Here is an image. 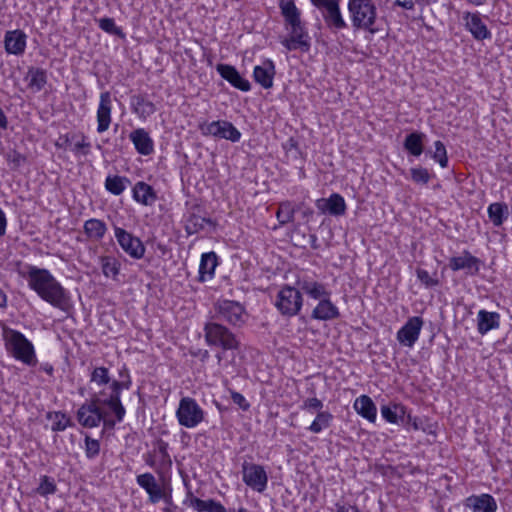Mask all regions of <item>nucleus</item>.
I'll use <instances>...</instances> for the list:
<instances>
[{"instance_id":"nucleus-1","label":"nucleus","mask_w":512,"mask_h":512,"mask_svg":"<svg viewBox=\"0 0 512 512\" xmlns=\"http://www.w3.org/2000/svg\"><path fill=\"white\" fill-rule=\"evenodd\" d=\"M27 281L29 287L41 299L60 310H68L70 305L69 293L47 269L30 266Z\"/></svg>"},{"instance_id":"nucleus-2","label":"nucleus","mask_w":512,"mask_h":512,"mask_svg":"<svg viewBox=\"0 0 512 512\" xmlns=\"http://www.w3.org/2000/svg\"><path fill=\"white\" fill-rule=\"evenodd\" d=\"M107 395L104 390L92 395L89 401L83 403L77 411V420L79 424L85 428H94L103 422L104 427L113 428L119 422L114 415V418L108 416V413L103 409L108 408L106 401Z\"/></svg>"},{"instance_id":"nucleus-3","label":"nucleus","mask_w":512,"mask_h":512,"mask_svg":"<svg viewBox=\"0 0 512 512\" xmlns=\"http://www.w3.org/2000/svg\"><path fill=\"white\" fill-rule=\"evenodd\" d=\"M3 339L6 350L15 359L29 366L36 364L34 346L21 332L11 328H4Z\"/></svg>"},{"instance_id":"nucleus-4","label":"nucleus","mask_w":512,"mask_h":512,"mask_svg":"<svg viewBox=\"0 0 512 512\" xmlns=\"http://www.w3.org/2000/svg\"><path fill=\"white\" fill-rule=\"evenodd\" d=\"M119 380H113L109 385L110 393L107 395V400L105 401L108 409L116 416L118 421H122L124 419L126 410L121 403L120 394L122 390L130 389L132 385V380L129 374V370L126 366L119 371Z\"/></svg>"},{"instance_id":"nucleus-5","label":"nucleus","mask_w":512,"mask_h":512,"mask_svg":"<svg viewBox=\"0 0 512 512\" xmlns=\"http://www.w3.org/2000/svg\"><path fill=\"white\" fill-rule=\"evenodd\" d=\"M204 333L209 346L221 347L223 350H237L240 346L236 335L220 323H206Z\"/></svg>"},{"instance_id":"nucleus-6","label":"nucleus","mask_w":512,"mask_h":512,"mask_svg":"<svg viewBox=\"0 0 512 512\" xmlns=\"http://www.w3.org/2000/svg\"><path fill=\"white\" fill-rule=\"evenodd\" d=\"M215 318L233 326H241L246 322L247 313L243 305L233 300H218L215 305Z\"/></svg>"},{"instance_id":"nucleus-7","label":"nucleus","mask_w":512,"mask_h":512,"mask_svg":"<svg viewBox=\"0 0 512 512\" xmlns=\"http://www.w3.org/2000/svg\"><path fill=\"white\" fill-rule=\"evenodd\" d=\"M348 10L357 29H368L375 20L376 8L371 0H349Z\"/></svg>"},{"instance_id":"nucleus-8","label":"nucleus","mask_w":512,"mask_h":512,"mask_svg":"<svg viewBox=\"0 0 512 512\" xmlns=\"http://www.w3.org/2000/svg\"><path fill=\"white\" fill-rule=\"evenodd\" d=\"M302 295L296 288L286 285L281 288L276 296L275 306L284 316H295L302 307Z\"/></svg>"},{"instance_id":"nucleus-9","label":"nucleus","mask_w":512,"mask_h":512,"mask_svg":"<svg viewBox=\"0 0 512 512\" xmlns=\"http://www.w3.org/2000/svg\"><path fill=\"white\" fill-rule=\"evenodd\" d=\"M176 417L181 426L194 428L204 420V411L195 399L183 397L179 402Z\"/></svg>"},{"instance_id":"nucleus-10","label":"nucleus","mask_w":512,"mask_h":512,"mask_svg":"<svg viewBox=\"0 0 512 512\" xmlns=\"http://www.w3.org/2000/svg\"><path fill=\"white\" fill-rule=\"evenodd\" d=\"M242 480L252 490L262 493L266 490L268 484V475L262 465L243 462Z\"/></svg>"},{"instance_id":"nucleus-11","label":"nucleus","mask_w":512,"mask_h":512,"mask_svg":"<svg viewBox=\"0 0 512 512\" xmlns=\"http://www.w3.org/2000/svg\"><path fill=\"white\" fill-rule=\"evenodd\" d=\"M114 234L119 246L126 254L136 260L143 258L146 249L138 237L117 226L114 227Z\"/></svg>"},{"instance_id":"nucleus-12","label":"nucleus","mask_w":512,"mask_h":512,"mask_svg":"<svg viewBox=\"0 0 512 512\" xmlns=\"http://www.w3.org/2000/svg\"><path fill=\"white\" fill-rule=\"evenodd\" d=\"M204 135H211L218 138L238 142L241 138V133L238 129L228 121L218 120L202 125L200 127Z\"/></svg>"},{"instance_id":"nucleus-13","label":"nucleus","mask_w":512,"mask_h":512,"mask_svg":"<svg viewBox=\"0 0 512 512\" xmlns=\"http://www.w3.org/2000/svg\"><path fill=\"white\" fill-rule=\"evenodd\" d=\"M423 324L424 321L421 317H410L397 332L396 338L398 342L402 346L412 348L419 339Z\"/></svg>"},{"instance_id":"nucleus-14","label":"nucleus","mask_w":512,"mask_h":512,"mask_svg":"<svg viewBox=\"0 0 512 512\" xmlns=\"http://www.w3.org/2000/svg\"><path fill=\"white\" fill-rule=\"evenodd\" d=\"M340 2L341 0H333L317 8L321 12L327 27L330 29L341 30L347 26L340 11Z\"/></svg>"},{"instance_id":"nucleus-15","label":"nucleus","mask_w":512,"mask_h":512,"mask_svg":"<svg viewBox=\"0 0 512 512\" xmlns=\"http://www.w3.org/2000/svg\"><path fill=\"white\" fill-rule=\"evenodd\" d=\"M315 205L321 213H328L332 216H342L347 209L344 198L338 193L316 200Z\"/></svg>"},{"instance_id":"nucleus-16","label":"nucleus","mask_w":512,"mask_h":512,"mask_svg":"<svg viewBox=\"0 0 512 512\" xmlns=\"http://www.w3.org/2000/svg\"><path fill=\"white\" fill-rule=\"evenodd\" d=\"M137 484L148 494L149 502L156 504L164 496V487H162L155 476L151 473H143L136 477Z\"/></svg>"},{"instance_id":"nucleus-17","label":"nucleus","mask_w":512,"mask_h":512,"mask_svg":"<svg viewBox=\"0 0 512 512\" xmlns=\"http://www.w3.org/2000/svg\"><path fill=\"white\" fill-rule=\"evenodd\" d=\"M112 97L110 92H102L100 94V101L97 109V132L103 133L110 127L112 118Z\"/></svg>"},{"instance_id":"nucleus-18","label":"nucleus","mask_w":512,"mask_h":512,"mask_svg":"<svg viewBox=\"0 0 512 512\" xmlns=\"http://www.w3.org/2000/svg\"><path fill=\"white\" fill-rule=\"evenodd\" d=\"M480 263V259L465 250L461 255L450 258L449 267L453 271L466 270L468 274L475 275L479 272Z\"/></svg>"},{"instance_id":"nucleus-19","label":"nucleus","mask_w":512,"mask_h":512,"mask_svg":"<svg viewBox=\"0 0 512 512\" xmlns=\"http://www.w3.org/2000/svg\"><path fill=\"white\" fill-rule=\"evenodd\" d=\"M279 8L285 23L291 27L292 32L302 30L301 12L294 0H279Z\"/></svg>"},{"instance_id":"nucleus-20","label":"nucleus","mask_w":512,"mask_h":512,"mask_svg":"<svg viewBox=\"0 0 512 512\" xmlns=\"http://www.w3.org/2000/svg\"><path fill=\"white\" fill-rule=\"evenodd\" d=\"M129 139L139 154L148 156L154 152V141L144 128L133 130L129 135Z\"/></svg>"},{"instance_id":"nucleus-21","label":"nucleus","mask_w":512,"mask_h":512,"mask_svg":"<svg viewBox=\"0 0 512 512\" xmlns=\"http://www.w3.org/2000/svg\"><path fill=\"white\" fill-rule=\"evenodd\" d=\"M216 69L221 77L227 80L235 88L244 92L250 90L251 85L249 81L243 78L233 66L227 64H218Z\"/></svg>"},{"instance_id":"nucleus-22","label":"nucleus","mask_w":512,"mask_h":512,"mask_svg":"<svg viewBox=\"0 0 512 512\" xmlns=\"http://www.w3.org/2000/svg\"><path fill=\"white\" fill-rule=\"evenodd\" d=\"M279 41L288 51L308 52L311 45L308 34H280Z\"/></svg>"},{"instance_id":"nucleus-23","label":"nucleus","mask_w":512,"mask_h":512,"mask_svg":"<svg viewBox=\"0 0 512 512\" xmlns=\"http://www.w3.org/2000/svg\"><path fill=\"white\" fill-rule=\"evenodd\" d=\"M274 75L275 65L272 60L267 59L261 65L254 67V80L264 89H269L273 86Z\"/></svg>"},{"instance_id":"nucleus-24","label":"nucleus","mask_w":512,"mask_h":512,"mask_svg":"<svg viewBox=\"0 0 512 512\" xmlns=\"http://www.w3.org/2000/svg\"><path fill=\"white\" fill-rule=\"evenodd\" d=\"M465 505L473 512H495L497 510V503L489 494L470 496L466 499Z\"/></svg>"},{"instance_id":"nucleus-25","label":"nucleus","mask_w":512,"mask_h":512,"mask_svg":"<svg viewBox=\"0 0 512 512\" xmlns=\"http://www.w3.org/2000/svg\"><path fill=\"white\" fill-rule=\"evenodd\" d=\"M340 316L339 310L330 301V297H326L319 301L313 309L311 317L316 320L328 321L336 319Z\"/></svg>"},{"instance_id":"nucleus-26","label":"nucleus","mask_w":512,"mask_h":512,"mask_svg":"<svg viewBox=\"0 0 512 512\" xmlns=\"http://www.w3.org/2000/svg\"><path fill=\"white\" fill-rule=\"evenodd\" d=\"M133 199L144 205L152 206L157 200V193L149 184L139 181L133 187Z\"/></svg>"},{"instance_id":"nucleus-27","label":"nucleus","mask_w":512,"mask_h":512,"mask_svg":"<svg viewBox=\"0 0 512 512\" xmlns=\"http://www.w3.org/2000/svg\"><path fill=\"white\" fill-rule=\"evenodd\" d=\"M108 228L103 220L91 218L84 222L83 232L88 240L99 242L101 241Z\"/></svg>"},{"instance_id":"nucleus-28","label":"nucleus","mask_w":512,"mask_h":512,"mask_svg":"<svg viewBox=\"0 0 512 512\" xmlns=\"http://www.w3.org/2000/svg\"><path fill=\"white\" fill-rule=\"evenodd\" d=\"M355 411L363 418L374 423L377 418V408L372 399L367 395H361L354 401Z\"/></svg>"},{"instance_id":"nucleus-29","label":"nucleus","mask_w":512,"mask_h":512,"mask_svg":"<svg viewBox=\"0 0 512 512\" xmlns=\"http://www.w3.org/2000/svg\"><path fill=\"white\" fill-rule=\"evenodd\" d=\"M406 414L407 408L399 403H391L381 407V415L389 423H404Z\"/></svg>"},{"instance_id":"nucleus-30","label":"nucleus","mask_w":512,"mask_h":512,"mask_svg":"<svg viewBox=\"0 0 512 512\" xmlns=\"http://www.w3.org/2000/svg\"><path fill=\"white\" fill-rule=\"evenodd\" d=\"M499 314L496 312H488L486 310H480L478 312V323L477 329L481 335H485L492 329L499 327Z\"/></svg>"},{"instance_id":"nucleus-31","label":"nucleus","mask_w":512,"mask_h":512,"mask_svg":"<svg viewBox=\"0 0 512 512\" xmlns=\"http://www.w3.org/2000/svg\"><path fill=\"white\" fill-rule=\"evenodd\" d=\"M217 255L214 252L204 253L199 265V279L204 282L211 279L217 266Z\"/></svg>"},{"instance_id":"nucleus-32","label":"nucleus","mask_w":512,"mask_h":512,"mask_svg":"<svg viewBox=\"0 0 512 512\" xmlns=\"http://www.w3.org/2000/svg\"><path fill=\"white\" fill-rule=\"evenodd\" d=\"M300 288L309 297L319 301L331 295L324 284L316 281H302L300 282Z\"/></svg>"},{"instance_id":"nucleus-33","label":"nucleus","mask_w":512,"mask_h":512,"mask_svg":"<svg viewBox=\"0 0 512 512\" xmlns=\"http://www.w3.org/2000/svg\"><path fill=\"white\" fill-rule=\"evenodd\" d=\"M25 34H6L5 36V50L9 54L21 55L26 47Z\"/></svg>"},{"instance_id":"nucleus-34","label":"nucleus","mask_w":512,"mask_h":512,"mask_svg":"<svg viewBox=\"0 0 512 512\" xmlns=\"http://www.w3.org/2000/svg\"><path fill=\"white\" fill-rule=\"evenodd\" d=\"M26 81L27 87L34 93L39 92L46 84V73L38 68L29 69Z\"/></svg>"},{"instance_id":"nucleus-35","label":"nucleus","mask_w":512,"mask_h":512,"mask_svg":"<svg viewBox=\"0 0 512 512\" xmlns=\"http://www.w3.org/2000/svg\"><path fill=\"white\" fill-rule=\"evenodd\" d=\"M425 135L419 132H413L406 136L404 148L413 156H420L423 152V139Z\"/></svg>"},{"instance_id":"nucleus-36","label":"nucleus","mask_w":512,"mask_h":512,"mask_svg":"<svg viewBox=\"0 0 512 512\" xmlns=\"http://www.w3.org/2000/svg\"><path fill=\"white\" fill-rule=\"evenodd\" d=\"M130 183L129 179L124 176H108L105 180V188L113 195H121Z\"/></svg>"},{"instance_id":"nucleus-37","label":"nucleus","mask_w":512,"mask_h":512,"mask_svg":"<svg viewBox=\"0 0 512 512\" xmlns=\"http://www.w3.org/2000/svg\"><path fill=\"white\" fill-rule=\"evenodd\" d=\"M102 272L106 277L116 278L120 271L119 261L111 256H102L100 258Z\"/></svg>"},{"instance_id":"nucleus-38","label":"nucleus","mask_w":512,"mask_h":512,"mask_svg":"<svg viewBox=\"0 0 512 512\" xmlns=\"http://www.w3.org/2000/svg\"><path fill=\"white\" fill-rule=\"evenodd\" d=\"M46 417L52 422L51 429L54 432L64 431L70 425V418L60 411L48 412Z\"/></svg>"},{"instance_id":"nucleus-39","label":"nucleus","mask_w":512,"mask_h":512,"mask_svg":"<svg viewBox=\"0 0 512 512\" xmlns=\"http://www.w3.org/2000/svg\"><path fill=\"white\" fill-rule=\"evenodd\" d=\"M71 151L75 154L88 155L91 143L83 133H73Z\"/></svg>"},{"instance_id":"nucleus-40","label":"nucleus","mask_w":512,"mask_h":512,"mask_svg":"<svg viewBox=\"0 0 512 512\" xmlns=\"http://www.w3.org/2000/svg\"><path fill=\"white\" fill-rule=\"evenodd\" d=\"M332 419L333 416L330 412H318L316 418L308 427V429L313 433H320L323 429H326L330 426Z\"/></svg>"},{"instance_id":"nucleus-41","label":"nucleus","mask_w":512,"mask_h":512,"mask_svg":"<svg viewBox=\"0 0 512 512\" xmlns=\"http://www.w3.org/2000/svg\"><path fill=\"white\" fill-rule=\"evenodd\" d=\"M507 205L502 203H492L488 207V215L495 226H500L504 222Z\"/></svg>"},{"instance_id":"nucleus-42","label":"nucleus","mask_w":512,"mask_h":512,"mask_svg":"<svg viewBox=\"0 0 512 512\" xmlns=\"http://www.w3.org/2000/svg\"><path fill=\"white\" fill-rule=\"evenodd\" d=\"M295 209L291 202L285 201L279 204L276 212V218L281 225L290 223L294 219Z\"/></svg>"},{"instance_id":"nucleus-43","label":"nucleus","mask_w":512,"mask_h":512,"mask_svg":"<svg viewBox=\"0 0 512 512\" xmlns=\"http://www.w3.org/2000/svg\"><path fill=\"white\" fill-rule=\"evenodd\" d=\"M155 456H158L159 464L162 468L170 467L172 464L171 457L168 453V443L162 439L157 440L156 449L154 450Z\"/></svg>"},{"instance_id":"nucleus-44","label":"nucleus","mask_w":512,"mask_h":512,"mask_svg":"<svg viewBox=\"0 0 512 512\" xmlns=\"http://www.w3.org/2000/svg\"><path fill=\"white\" fill-rule=\"evenodd\" d=\"M134 111L140 117L146 118L152 115L156 111V108L151 101L146 100L143 97H136L134 102Z\"/></svg>"},{"instance_id":"nucleus-45","label":"nucleus","mask_w":512,"mask_h":512,"mask_svg":"<svg viewBox=\"0 0 512 512\" xmlns=\"http://www.w3.org/2000/svg\"><path fill=\"white\" fill-rule=\"evenodd\" d=\"M91 383L97 386L111 384V377L108 368L104 366L95 367L90 375Z\"/></svg>"},{"instance_id":"nucleus-46","label":"nucleus","mask_w":512,"mask_h":512,"mask_svg":"<svg viewBox=\"0 0 512 512\" xmlns=\"http://www.w3.org/2000/svg\"><path fill=\"white\" fill-rule=\"evenodd\" d=\"M56 491L57 486L54 478L47 475H42L40 477V483L36 489V493L43 497H47L48 495L54 494Z\"/></svg>"},{"instance_id":"nucleus-47","label":"nucleus","mask_w":512,"mask_h":512,"mask_svg":"<svg viewBox=\"0 0 512 512\" xmlns=\"http://www.w3.org/2000/svg\"><path fill=\"white\" fill-rule=\"evenodd\" d=\"M464 19L465 26L469 30V32H488L479 14L467 13Z\"/></svg>"},{"instance_id":"nucleus-48","label":"nucleus","mask_w":512,"mask_h":512,"mask_svg":"<svg viewBox=\"0 0 512 512\" xmlns=\"http://www.w3.org/2000/svg\"><path fill=\"white\" fill-rule=\"evenodd\" d=\"M411 179L417 184L426 185L432 178V174L428 169L423 167H413L410 169Z\"/></svg>"},{"instance_id":"nucleus-49","label":"nucleus","mask_w":512,"mask_h":512,"mask_svg":"<svg viewBox=\"0 0 512 512\" xmlns=\"http://www.w3.org/2000/svg\"><path fill=\"white\" fill-rule=\"evenodd\" d=\"M184 504L194 508L198 512H207L208 511V500H202L193 495L191 491L187 493L186 499L184 500Z\"/></svg>"},{"instance_id":"nucleus-50","label":"nucleus","mask_w":512,"mask_h":512,"mask_svg":"<svg viewBox=\"0 0 512 512\" xmlns=\"http://www.w3.org/2000/svg\"><path fill=\"white\" fill-rule=\"evenodd\" d=\"M435 151L433 159L437 161L441 167L445 168L448 165V157L444 144L441 141L435 142Z\"/></svg>"},{"instance_id":"nucleus-51","label":"nucleus","mask_w":512,"mask_h":512,"mask_svg":"<svg viewBox=\"0 0 512 512\" xmlns=\"http://www.w3.org/2000/svg\"><path fill=\"white\" fill-rule=\"evenodd\" d=\"M100 452V443L96 439H92L89 436H86L85 438V453L87 458L93 459L95 458Z\"/></svg>"},{"instance_id":"nucleus-52","label":"nucleus","mask_w":512,"mask_h":512,"mask_svg":"<svg viewBox=\"0 0 512 512\" xmlns=\"http://www.w3.org/2000/svg\"><path fill=\"white\" fill-rule=\"evenodd\" d=\"M207 220L202 217L198 216H191L186 224V231L188 234L197 233L199 230L204 228V223H206Z\"/></svg>"},{"instance_id":"nucleus-53","label":"nucleus","mask_w":512,"mask_h":512,"mask_svg":"<svg viewBox=\"0 0 512 512\" xmlns=\"http://www.w3.org/2000/svg\"><path fill=\"white\" fill-rule=\"evenodd\" d=\"M6 160L10 168L16 170L26 161V158L19 152L12 150L6 154Z\"/></svg>"},{"instance_id":"nucleus-54","label":"nucleus","mask_w":512,"mask_h":512,"mask_svg":"<svg viewBox=\"0 0 512 512\" xmlns=\"http://www.w3.org/2000/svg\"><path fill=\"white\" fill-rule=\"evenodd\" d=\"M418 279L423 283L426 287H433L438 285V281L432 278L428 271L424 269H417L416 271Z\"/></svg>"},{"instance_id":"nucleus-55","label":"nucleus","mask_w":512,"mask_h":512,"mask_svg":"<svg viewBox=\"0 0 512 512\" xmlns=\"http://www.w3.org/2000/svg\"><path fill=\"white\" fill-rule=\"evenodd\" d=\"M98 21L99 28L102 29L105 32H121L120 29H118L115 26V22L113 18H101Z\"/></svg>"},{"instance_id":"nucleus-56","label":"nucleus","mask_w":512,"mask_h":512,"mask_svg":"<svg viewBox=\"0 0 512 512\" xmlns=\"http://www.w3.org/2000/svg\"><path fill=\"white\" fill-rule=\"evenodd\" d=\"M322 408H323L322 401L315 397L306 399L302 405V409L309 410V411L321 412Z\"/></svg>"},{"instance_id":"nucleus-57","label":"nucleus","mask_w":512,"mask_h":512,"mask_svg":"<svg viewBox=\"0 0 512 512\" xmlns=\"http://www.w3.org/2000/svg\"><path fill=\"white\" fill-rule=\"evenodd\" d=\"M334 506L336 512H361L356 505H351L342 500L337 501Z\"/></svg>"},{"instance_id":"nucleus-58","label":"nucleus","mask_w":512,"mask_h":512,"mask_svg":"<svg viewBox=\"0 0 512 512\" xmlns=\"http://www.w3.org/2000/svg\"><path fill=\"white\" fill-rule=\"evenodd\" d=\"M231 399L236 405H238L244 411H247L250 407V404L247 402L245 397L239 392L232 391Z\"/></svg>"},{"instance_id":"nucleus-59","label":"nucleus","mask_w":512,"mask_h":512,"mask_svg":"<svg viewBox=\"0 0 512 512\" xmlns=\"http://www.w3.org/2000/svg\"><path fill=\"white\" fill-rule=\"evenodd\" d=\"M73 133L71 134H65L61 135L59 139L56 141L55 146L64 150L70 149L72 147V140Z\"/></svg>"},{"instance_id":"nucleus-60","label":"nucleus","mask_w":512,"mask_h":512,"mask_svg":"<svg viewBox=\"0 0 512 512\" xmlns=\"http://www.w3.org/2000/svg\"><path fill=\"white\" fill-rule=\"evenodd\" d=\"M207 512H227V510L220 502L209 499Z\"/></svg>"},{"instance_id":"nucleus-61","label":"nucleus","mask_w":512,"mask_h":512,"mask_svg":"<svg viewBox=\"0 0 512 512\" xmlns=\"http://www.w3.org/2000/svg\"><path fill=\"white\" fill-rule=\"evenodd\" d=\"M405 418L407 420L404 421V423L411 425L414 430L421 429L419 419L417 417H412L410 414H406Z\"/></svg>"},{"instance_id":"nucleus-62","label":"nucleus","mask_w":512,"mask_h":512,"mask_svg":"<svg viewBox=\"0 0 512 512\" xmlns=\"http://www.w3.org/2000/svg\"><path fill=\"white\" fill-rule=\"evenodd\" d=\"M7 226V218L3 210L0 208V237L5 235Z\"/></svg>"},{"instance_id":"nucleus-63","label":"nucleus","mask_w":512,"mask_h":512,"mask_svg":"<svg viewBox=\"0 0 512 512\" xmlns=\"http://www.w3.org/2000/svg\"><path fill=\"white\" fill-rule=\"evenodd\" d=\"M396 5L402 7L403 9H413L414 1L413 0H395Z\"/></svg>"},{"instance_id":"nucleus-64","label":"nucleus","mask_w":512,"mask_h":512,"mask_svg":"<svg viewBox=\"0 0 512 512\" xmlns=\"http://www.w3.org/2000/svg\"><path fill=\"white\" fill-rule=\"evenodd\" d=\"M155 458H156L155 454L153 455V454L149 453L146 456V458H145L146 464L148 466H150L151 468H155V466H156V459Z\"/></svg>"}]
</instances>
